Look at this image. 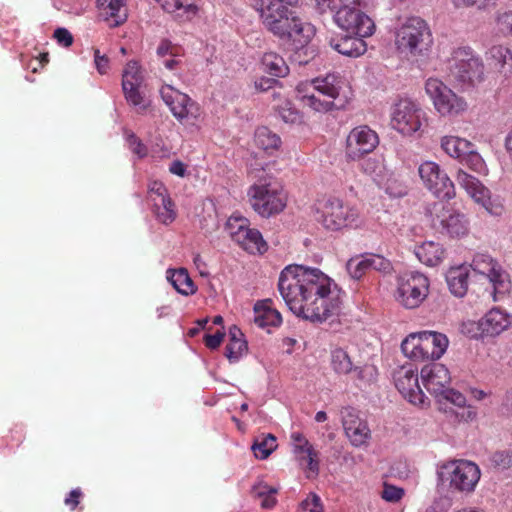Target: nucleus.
<instances>
[{
  "instance_id": "1",
  "label": "nucleus",
  "mask_w": 512,
  "mask_h": 512,
  "mask_svg": "<svg viewBox=\"0 0 512 512\" xmlns=\"http://www.w3.org/2000/svg\"><path fill=\"white\" fill-rule=\"evenodd\" d=\"M278 290L295 315L311 322L322 323L340 312L341 290L318 268L286 266L279 275Z\"/></svg>"
},
{
  "instance_id": "2",
  "label": "nucleus",
  "mask_w": 512,
  "mask_h": 512,
  "mask_svg": "<svg viewBox=\"0 0 512 512\" xmlns=\"http://www.w3.org/2000/svg\"><path fill=\"white\" fill-rule=\"evenodd\" d=\"M342 80L338 74L329 73L316 77L309 83H300L296 87L297 99L304 107L317 113L340 110L345 100L340 99Z\"/></svg>"
},
{
  "instance_id": "3",
  "label": "nucleus",
  "mask_w": 512,
  "mask_h": 512,
  "mask_svg": "<svg viewBox=\"0 0 512 512\" xmlns=\"http://www.w3.org/2000/svg\"><path fill=\"white\" fill-rule=\"evenodd\" d=\"M450 73L464 89L472 88L483 82L484 64L470 47H459L452 53Z\"/></svg>"
},
{
  "instance_id": "4",
  "label": "nucleus",
  "mask_w": 512,
  "mask_h": 512,
  "mask_svg": "<svg viewBox=\"0 0 512 512\" xmlns=\"http://www.w3.org/2000/svg\"><path fill=\"white\" fill-rule=\"evenodd\" d=\"M396 45L401 52L424 55L432 45L431 30L420 17H410L396 31Z\"/></svg>"
},
{
  "instance_id": "5",
  "label": "nucleus",
  "mask_w": 512,
  "mask_h": 512,
  "mask_svg": "<svg viewBox=\"0 0 512 512\" xmlns=\"http://www.w3.org/2000/svg\"><path fill=\"white\" fill-rule=\"evenodd\" d=\"M264 27L279 39L290 42L294 49L305 47L316 33L311 23L302 20L293 11Z\"/></svg>"
},
{
  "instance_id": "6",
  "label": "nucleus",
  "mask_w": 512,
  "mask_h": 512,
  "mask_svg": "<svg viewBox=\"0 0 512 512\" xmlns=\"http://www.w3.org/2000/svg\"><path fill=\"white\" fill-rule=\"evenodd\" d=\"M249 202L256 213L262 217H270L284 210L287 195L277 184L259 182L253 184L247 192Z\"/></svg>"
},
{
  "instance_id": "7",
  "label": "nucleus",
  "mask_w": 512,
  "mask_h": 512,
  "mask_svg": "<svg viewBox=\"0 0 512 512\" xmlns=\"http://www.w3.org/2000/svg\"><path fill=\"white\" fill-rule=\"evenodd\" d=\"M358 211L341 199L330 197L316 205V219L327 230L339 231L356 225Z\"/></svg>"
},
{
  "instance_id": "8",
  "label": "nucleus",
  "mask_w": 512,
  "mask_h": 512,
  "mask_svg": "<svg viewBox=\"0 0 512 512\" xmlns=\"http://www.w3.org/2000/svg\"><path fill=\"white\" fill-rule=\"evenodd\" d=\"M475 274L485 277L492 286L493 301L502 300L511 290L509 274L489 254L476 253L468 266Z\"/></svg>"
},
{
  "instance_id": "9",
  "label": "nucleus",
  "mask_w": 512,
  "mask_h": 512,
  "mask_svg": "<svg viewBox=\"0 0 512 512\" xmlns=\"http://www.w3.org/2000/svg\"><path fill=\"white\" fill-rule=\"evenodd\" d=\"M512 325L511 316L504 310L494 307L477 322L467 321L461 325V332L472 339L495 338Z\"/></svg>"
},
{
  "instance_id": "10",
  "label": "nucleus",
  "mask_w": 512,
  "mask_h": 512,
  "mask_svg": "<svg viewBox=\"0 0 512 512\" xmlns=\"http://www.w3.org/2000/svg\"><path fill=\"white\" fill-rule=\"evenodd\" d=\"M439 480L449 481L450 487L461 492L474 491L481 472L478 465L468 460H453L443 464L437 471Z\"/></svg>"
},
{
  "instance_id": "11",
  "label": "nucleus",
  "mask_w": 512,
  "mask_h": 512,
  "mask_svg": "<svg viewBox=\"0 0 512 512\" xmlns=\"http://www.w3.org/2000/svg\"><path fill=\"white\" fill-rule=\"evenodd\" d=\"M426 122L425 112L409 98L399 99L392 107L391 124L399 133L411 136Z\"/></svg>"
},
{
  "instance_id": "12",
  "label": "nucleus",
  "mask_w": 512,
  "mask_h": 512,
  "mask_svg": "<svg viewBox=\"0 0 512 512\" xmlns=\"http://www.w3.org/2000/svg\"><path fill=\"white\" fill-rule=\"evenodd\" d=\"M428 292L429 280L420 272H406L398 278L396 300L407 309L419 307Z\"/></svg>"
},
{
  "instance_id": "13",
  "label": "nucleus",
  "mask_w": 512,
  "mask_h": 512,
  "mask_svg": "<svg viewBox=\"0 0 512 512\" xmlns=\"http://www.w3.org/2000/svg\"><path fill=\"white\" fill-rule=\"evenodd\" d=\"M425 91L432 100L435 109L442 116H456L467 109L465 99L455 94L437 78H429L426 81Z\"/></svg>"
},
{
  "instance_id": "14",
  "label": "nucleus",
  "mask_w": 512,
  "mask_h": 512,
  "mask_svg": "<svg viewBox=\"0 0 512 512\" xmlns=\"http://www.w3.org/2000/svg\"><path fill=\"white\" fill-rule=\"evenodd\" d=\"M423 185L438 199L455 197V186L447 173L434 161H424L418 167Z\"/></svg>"
},
{
  "instance_id": "15",
  "label": "nucleus",
  "mask_w": 512,
  "mask_h": 512,
  "mask_svg": "<svg viewBox=\"0 0 512 512\" xmlns=\"http://www.w3.org/2000/svg\"><path fill=\"white\" fill-rule=\"evenodd\" d=\"M143 76L140 66L136 61H129L122 73V90L127 103L132 106L138 114H145L151 105L141 92Z\"/></svg>"
},
{
  "instance_id": "16",
  "label": "nucleus",
  "mask_w": 512,
  "mask_h": 512,
  "mask_svg": "<svg viewBox=\"0 0 512 512\" xmlns=\"http://www.w3.org/2000/svg\"><path fill=\"white\" fill-rule=\"evenodd\" d=\"M333 19L339 28L353 35L370 37L375 31L374 21L361 8L339 7Z\"/></svg>"
},
{
  "instance_id": "17",
  "label": "nucleus",
  "mask_w": 512,
  "mask_h": 512,
  "mask_svg": "<svg viewBox=\"0 0 512 512\" xmlns=\"http://www.w3.org/2000/svg\"><path fill=\"white\" fill-rule=\"evenodd\" d=\"M456 180L461 188L485 210L494 216H500L503 211V205L497 201L492 200L490 191L480 182L476 177L466 173L463 170L457 172Z\"/></svg>"
},
{
  "instance_id": "18",
  "label": "nucleus",
  "mask_w": 512,
  "mask_h": 512,
  "mask_svg": "<svg viewBox=\"0 0 512 512\" xmlns=\"http://www.w3.org/2000/svg\"><path fill=\"white\" fill-rule=\"evenodd\" d=\"M160 94L163 101L178 121L182 122L199 117L200 107L198 103L192 100L187 94L174 89L171 85L162 86Z\"/></svg>"
},
{
  "instance_id": "19",
  "label": "nucleus",
  "mask_w": 512,
  "mask_h": 512,
  "mask_svg": "<svg viewBox=\"0 0 512 512\" xmlns=\"http://www.w3.org/2000/svg\"><path fill=\"white\" fill-rule=\"evenodd\" d=\"M379 143L378 135L366 125L352 129L346 140V155L351 160H357L371 153Z\"/></svg>"
},
{
  "instance_id": "20",
  "label": "nucleus",
  "mask_w": 512,
  "mask_h": 512,
  "mask_svg": "<svg viewBox=\"0 0 512 512\" xmlns=\"http://www.w3.org/2000/svg\"><path fill=\"white\" fill-rule=\"evenodd\" d=\"M393 379L397 390L410 403L418 406L425 404L427 398L419 386L416 370L402 366L394 372Z\"/></svg>"
},
{
  "instance_id": "21",
  "label": "nucleus",
  "mask_w": 512,
  "mask_h": 512,
  "mask_svg": "<svg viewBox=\"0 0 512 512\" xmlns=\"http://www.w3.org/2000/svg\"><path fill=\"white\" fill-rule=\"evenodd\" d=\"M421 379L427 391L435 397L443 394L451 382L449 370L437 362H431L422 367Z\"/></svg>"
},
{
  "instance_id": "22",
  "label": "nucleus",
  "mask_w": 512,
  "mask_h": 512,
  "mask_svg": "<svg viewBox=\"0 0 512 512\" xmlns=\"http://www.w3.org/2000/svg\"><path fill=\"white\" fill-rule=\"evenodd\" d=\"M290 438L292 451L299 464L305 466L309 471L318 474L319 455L313 445L300 432H292Z\"/></svg>"
},
{
  "instance_id": "23",
  "label": "nucleus",
  "mask_w": 512,
  "mask_h": 512,
  "mask_svg": "<svg viewBox=\"0 0 512 512\" xmlns=\"http://www.w3.org/2000/svg\"><path fill=\"white\" fill-rule=\"evenodd\" d=\"M299 0H254V7L259 14L264 26L285 16L291 10L289 6L298 3Z\"/></svg>"
},
{
  "instance_id": "24",
  "label": "nucleus",
  "mask_w": 512,
  "mask_h": 512,
  "mask_svg": "<svg viewBox=\"0 0 512 512\" xmlns=\"http://www.w3.org/2000/svg\"><path fill=\"white\" fill-rule=\"evenodd\" d=\"M343 427L346 436L355 447L364 445L370 437L367 423L360 419L353 410H348L343 416Z\"/></svg>"
},
{
  "instance_id": "25",
  "label": "nucleus",
  "mask_w": 512,
  "mask_h": 512,
  "mask_svg": "<svg viewBox=\"0 0 512 512\" xmlns=\"http://www.w3.org/2000/svg\"><path fill=\"white\" fill-rule=\"evenodd\" d=\"M97 7L109 27H118L127 20L126 0H98Z\"/></svg>"
},
{
  "instance_id": "26",
  "label": "nucleus",
  "mask_w": 512,
  "mask_h": 512,
  "mask_svg": "<svg viewBox=\"0 0 512 512\" xmlns=\"http://www.w3.org/2000/svg\"><path fill=\"white\" fill-rule=\"evenodd\" d=\"M365 37L345 35L340 38H330L329 45L338 53L352 58L363 55L367 50Z\"/></svg>"
},
{
  "instance_id": "27",
  "label": "nucleus",
  "mask_w": 512,
  "mask_h": 512,
  "mask_svg": "<svg viewBox=\"0 0 512 512\" xmlns=\"http://www.w3.org/2000/svg\"><path fill=\"white\" fill-rule=\"evenodd\" d=\"M414 254L421 263L429 267L440 265L446 257L442 244L435 241H424L420 245H415Z\"/></svg>"
},
{
  "instance_id": "28",
  "label": "nucleus",
  "mask_w": 512,
  "mask_h": 512,
  "mask_svg": "<svg viewBox=\"0 0 512 512\" xmlns=\"http://www.w3.org/2000/svg\"><path fill=\"white\" fill-rule=\"evenodd\" d=\"M271 300L259 301L254 306V323L270 332V328L279 327L282 316L279 311L271 307Z\"/></svg>"
},
{
  "instance_id": "29",
  "label": "nucleus",
  "mask_w": 512,
  "mask_h": 512,
  "mask_svg": "<svg viewBox=\"0 0 512 512\" xmlns=\"http://www.w3.org/2000/svg\"><path fill=\"white\" fill-rule=\"evenodd\" d=\"M469 267L465 264L452 267L446 273V282L450 292L456 297H464L468 291Z\"/></svg>"
},
{
  "instance_id": "30",
  "label": "nucleus",
  "mask_w": 512,
  "mask_h": 512,
  "mask_svg": "<svg viewBox=\"0 0 512 512\" xmlns=\"http://www.w3.org/2000/svg\"><path fill=\"white\" fill-rule=\"evenodd\" d=\"M441 233L451 237H461L468 233V221L465 216L454 210H447L439 220Z\"/></svg>"
},
{
  "instance_id": "31",
  "label": "nucleus",
  "mask_w": 512,
  "mask_h": 512,
  "mask_svg": "<svg viewBox=\"0 0 512 512\" xmlns=\"http://www.w3.org/2000/svg\"><path fill=\"white\" fill-rule=\"evenodd\" d=\"M401 350L406 357L413 361L429 360L423 331L408 335L401 343Z\"/></svg>"
},
{
  "instance_id": "32",
  "label": "nucleus",
  "mask_w": 512,
  "mask_h": 512,
  "mask_svg": "<svg viewBox=\"0 0 512 512\" xmlns=\"http://www.w3.org/2000/svg\"><path fill=\"white\" fill-rule=\"evenodd\" d=\"M229 341L225 347V356L230 363L238 362L247 353V341L241 330L233 325L229 328Z\"/></svg>"
},
{
  "instance_id": "33",
  "label": "nucleus",
  "mask_w": 512,
  "mask_h": 512,
  "mask_svg": "<svg viewBox=\"0 0 512 512\" xmlns=\"http://www.w3.org/2000/svg\"><path fill=\"white\" fill-rule=\"evenodd\" d=\"M166 278L173 288L181 295L189 296L193 295L197 291L196 285L185 268L167 269Z\"/></svg>"
},
{
  "instance_id": "34",
  "label": "nucleus",
  "mask_w": 512,
  "mask_h": 512,
  "mask_svg": "<svg viewBox=\"0 0 512 512\" xmlns=\"http://www.w3.org/2000/svg\"><path fill=\"white\" fill-rule=\"evenodd\" d=\"M164 11L174 14L176 18L188 20L197 12L195 0H155Z\"/></svg>"
},
{
  "instance_id": "35",
  "label": "nucleus",
  "mask_w": 512,
  "mask_h": 512,
  "mask_svg": "<svg viewBox=\"0 0 512 512\" xmlns=\"http://www.w3.org/2000/svg\"><path fill=\"white\" fill-rule=\"evenodd\" d=\"M425 346L430 360H437L446 352L449 340L445 334L435 331H423Z\"/></svg>"
},
{
  "instance_id": "36",
  "label": "nucleus",
  "mask_w": 512,
  "mask_h": 512,
  "mask_svg": "<svg viewBox=\"0 0 512 512\" xmlns=\"http://www.w3.org/2000/svg\"><path fill=\"white\" fill-rule=\"evenodd\" d=\"M238 244L251 254H264L268 250V245L260 231L250 227L246 229Z\"/></svg>"
},
{
  "instance_id": "37",
  "label": "nucleus",
  "mask_w": 512,
  "mask_h": 512,
  "mask_svg": "<svg viewBox=\"0 0 512 512\" xmlns=\"http://www.w3.org/2000/svg\"><path fill=\"white\" fill-rule=\"evenodd\" d=\"M261 63L264 70L275 77H285L289 73V67L282 56L275 52H267L262 56Z\"/></svg>"
},
{
  "instance_id": "38",
  "label": "nucleus",
  "mask_w": 512,
  "mask_h": 512,
  "mask_svg": "<svg viewBox=\"0 0 512 512\" xmlns=\"http://www.w3.org/2000/svg\"><path fill=\"white\" fill-rule=\"evenodd\" d=\"M254 140L257 147L269 153L278 150L281 146V138L279 135L265 126L256 129Z\"/></svg>"
},
{
  "instance_id": "39",
  "label": "nucleus",
  "mask_w": 512,
  "mask_h": 512,
  "mask_svg": "<svg viewBox=\"0 0 512 512\" xmlns=\"http://www.w3.org/2000/svg\"><path fill=\"white\" fill-rule=\"evenodd\" d=\"M441 147L450 157L460 161L466 150L472 148V143L457 136H444L441 139Z\"/></svg>"
},
{
  "instance_id": "40",
  "label": "nucleus",
  "mask_w": 512,
  "mask_h": 512,
  "mask_svg": "<svg viewBox=\"0 0 512 512\" xmlns=\"http://www.w3.org/2000/svg\"><path fill=\"white\" fill-rule=\"evenodd\" d=\"M488 59L498 69H512V51L504 45H494L488 52Z\"/></svg>"
},
{
  "instance_id": "41",
  "label": "nucleus",
  "mask_w": 512,
  "mask_h": 512,
  "mask_svg": "<svg viewBox=\"0 0 512 512\" xmlns=\"http://www.w3.org/2000/svg\"><path fill=\"white\" fill-rule=\"evenodd\" d=\"M331 367L338 375H347L353 371L354 365L348 353L342 348L331 351Z\"/></svg>"
},
{
  "instance_id": "42",
  "label": "nucleus",
  "mask_w": 512,
  "mask_h": 512,
  "mask_svg": "<svg viewBox=\"0 0 512 512\" xmlns=\"http://www.w3.org/2000/svg\"><path fill=\"white\" fill-rule=\"evenodd\" d=\"M152 205L153 212L159 222L168 225L176 218L175 205L171 198H161Z\"/></svg>"
},
{
  "instance_id": "43",
  "label": "nucleus",
  "mask_w": 512,
  "mask_h": 512,
  "mask_svg": "<svg viewBox=\"0 0 512 512\" xmlns=\"http://www.w3.org/2000/svg\"><path fill=\"white\" fill-rule=\"evenodd\" d=\"M251 448L257 458L266 459L277 448V439L270 433L259 436Z\"/></svg>"
},
{
  "instance_id": "44",
  "label": "nucleus",
  "mask_w": 512,
  "mask_h": 512,
  "mask_svg": "<svg viewBox=\"0 0 512 512\" xmlns=\"http://www.w3.org/2000/svg\"><path fill=\"white\" fill-rule=\"evenodd\" d=\"M249 227V220L239 214L231 215L225 224L226 231L229 233L232 240L237 243Z\"/></svg>"
},
{
  "instance_id": "45",
  "label": "nucleus",
  "mask_w": 512,
  "mask_h": 512,
  "mask_svg": "<svg viewBox=\"0 0 512 512\" xmlns=\"http://www.w3.org/2000/svg\"><path fill=\"white\" fill-rule=\"evenodd\" d=\"M346 270L352 279L360 280L368 271H371L367 253L350 258L346 263Z\"/></svg>"
},
{
  "instance_id": "46",
  "label": "nucleus",
  "mask_w": 512,
  "mask_h": 512,
  "mask_svg": "<svg viewBox=\"0 0 512 512\" xmlns=\"http://www.w3.org/2000/svg\"><path fill=\"white\" fill-rule=\"evenodd\" d=\"M255 496L260 500V505L264 509H271L276 504L275 494L277 489L264 483H259L253 487Z\"/></svg>"
},
{
  "instance_id": "47",
  "label": "nucleus",
  "mask_w": 512,
  "mask_h": 512,
  "mask_svg": "<svg viewBox=\"0 0 512 512\" xmlns=\"http://www.w3.org/2000/svg\"><path fill=\"white\" fill-rule=\"evenodd\" d=\"M459 162L477 173H484L486 171L485 162L481 155L475 150L474 144H472L471 149L466 150Z\"/></svg>"
},
{
  "instance_id": "48",
  "label": "nucleus",
  "mask_w": 512,
  "mask_h": 512,
  "mask_svg": "<svg viewBox=\"0 0 512 512\" xmlns=\"http://www.w3.org/2000/svg\"><path fill=\"white\" fill-rule=\"evenodd\" d=\"M278 114L285 123L298 124L302 122L301 113L296 108L292 107L289 102L280 106Z\"/></svg>"
},
{
  "instance_id": "49",
  "label": "nucleus",
  "mask_w": 512,
  "mask_h": 512,
  "mask_svg": "<svg viewBox=\"0 0 512 512\" xmlns=\"http://www.w3.org/2000/svg\"><path fill=\"white\" fill-rule=\"evenodd\" d=\"M368 266L371 270L389 273L392 270L391 262L379 254L367 253Z\"/></svg>"
},
{
  "instance_id": "50",
  "label": "nucleus",
  "mask_w": 512,
  "mask_h": 512,
  "mask_svg": "<svg viewBox=\"0 0 512 512\" xmlns=\"http://www.w3.org/2000/svg\"><path fill=\"white\" fill-rule=\"evenodd\" d=\"M453 6L457 9L475 7L478 10H485L494 7L497 0H451Z\"/></svg>"
},
{
  "instance_id": "51",
  "label": "nucleus",
  "mask_w": 512,
  "mask_h": 512,
  "mask_svg": "<svg viewBox=\"0 0 512 512\" xmlns=\"http://www.w3.org/2000/svg\"><path fill=\"white\" fill-rule=\"evenodd\" d=\"M491 462L494 467L500 470H506L512 466V452L511 451H498L491 457Z\"/></svg>"
},
{
  "instance_id": "52",
  "label": "nucleus",
  "mask_w": 512,
  "mask_h": 512,
  "mask_svg": "<svg viewBox=\"0 0 512 512\" xmlns=\"http://www.w3.org/2000/svg\"><path fill=\"white\" fill-rule=\"evenodd\" d=\"M148 194L152 205L155 204V202H160L159 199L161 198H170L167 188L159 181H154L149 185Z\"/></svg>"
},
{
  "instance_id": "53",
  "label": "nucleus",
  "mask_w": 512,
  "mask_h": 512,
  "mask_svg": "<svg viewBox=\"0 0 512 512\" xmlns=\"http://www.w3.org/2000/svg\"><path fill=\"white\" fill-rule=\"evenodd\" d=\"M404 496V489L385 483L381 493V497L391 503H396Z\"/></svg>"
},
{
  "instance_id": "54",
  "label": "nucleus",
  "mask_w": 512,
  "mask_h": 512,
  "mask_svg": "<svg viewBox=\"0 0 512 512\" xmlns=\"http://www.w3.org/2000/svg\"><path fill=\"white\" fill-rule=\"evenodd\" d=\"M438 398L439 401H441V399H444L457 407H464L466 404V397L459 391L452 389L449 386L445 388V392H443V394H440Z\"/></svg>"
},
{
  "instance_id": "55",
  "label": "nucleus",
  "mask_w": 512,
  "mask_h": 512,
  "mask_svg": "<svg viewBox=\"0 0 512 512\" xmlns=\"http://www.w3.org/2000/svg\"><path fill=\"white\" fill-rule=\"evenodd\" d=\"M356 373L357 379L370 383L376 379L377 369L372 365L354 366L353 371Z\"/></svg>"
},
{
  "instance_id": "56",
  "label": "nucleus",
  "mask_w": 512,
  "mask_h": 512,
  "mask_svg": "<svg viewBox=\"0 0 512 512\" xmlns=\"http://www.w3.org/2000/svg\"><path fill=\"white\" fill-rule=\"evenodd\" d=\"M300 508L302 512H323L321 499L315 493L309 494V496L301 502Z\"/></svg>"
},
{
  "instance_id": "57",
  "label": "nucleus",
  "mask_w": 512,
  "mask_h": 512,
  "mask_svg": "<svg viewBox=\"0 0 512 512\" xmlns=\"http://www.w3.org/2000/svg\"><path fill=\"white\" fill-rule=\"evenodd\" d=\"M126 140L128 142L129 148L139 158H144L147 155V147L134 133L128 134Z\"/></svg>"
},
{
  "instance_id": "58",
  "label": "nucleus",
  "mask_w": 512,
  "mask_h": 512,
  "mask_svg": "<svg viewBox=\"0 0 512 512\" xmlns=\"http://www.w3.org/2000/svg\"><path fill=\"white\" fill-rule=\"evenodd\" d=\"M54 38L63 47H69L73 43V36L66 28H57L54 31Z\"/></svg>"
},
{
  "instance_id": "59",
  "label": "nucleus",
  "mask_w": 512,
  "mask_h": 512,
  "mask_svg": "<svg viewBox=\"0 0 512 512\" xmlns=\"http://www.w3.org/2000/svg\"><path fill=\"white\" fill-rule=\"evenodd\" d=\"M94 63L100 74H106L109 69V59L105 55H101L99 49L94 50Z\"/></svg>"
},
{
  "instance_id": "60",
  "label": "nucleus",
  "mask_w": 512,
  "mask_h": 512,
  "mask_svg": "<svg viewBox=\"0 0 512 512\" xmlns=\"http://www.w3.org/2000/svg\"><path fill=\"white\" fill-rule=\"evenodd\" d=\"M223 338H224V333L221 331H217L214 334L205 335L204 342H205V345L209 349H216L220 346Z\"/></svg>"
},
{
  "instance_id": "61",
  "label": "nucleus",
  "mask_w": 512,
  "mask_h": 512,
  "mask_svg": "<svg viewBox=\"0 0 512 512\" xmlns=\"http://www.w3.org/2000/svg\"><path fill=\"white\" fill-rule=\"evenodd\" d=\"M498 23L502 32L512 35V11L502 14L498 18Z\"/></svg>"
},
{
  "instance_id": "62",
  "label": "nucleus",
  "mask_w": 512,
  "mask_h": 512,
  "mask_svg": "<svg viewBox=\"0 0 512 512\" xmlns=\"http://www.w3.org/2000/svg\"><path fill=\"white\" fill-rule=\"evenodd\" d=\"M156 53H157V56L161 57V58L165 57L167 55L174 56L175 54L173 53V45H172L171 41L168 39L161 40V42L159 43V45L157 47Z\"/></svg>"
},
{
  "instance_id": "63",
  "label": "nucleus",
  "mask_w": 512,
  "mask_h": 512,
  "mask_svg": "<svg viewBox=\"0 0 512 512\" xmlns=\"http://www.w3.org/2000/svg\"><path fill=\"white\" fill-rule=\"evenodd\" d=\"M82 496V492L79 488L73 489L68 496L65 498V504L74 510L79 504V499Z\"/></svg>"
},
{
  "instance_id": "64",
  "label": "nucleus",
  "mask_w": 512,
  "mask_h": 512,
  "mask_svg": "<svg viewBox=\"0 0 512 512\" xmlns=\"http://www.w3.org/2000/svg\"><path fill=\"white\" fill-rule=\"evenodd\" d=\"M169 171L179 177H184L186 174V166L180 160H174L170 166Z\"/></svg>"
}]
</instances>
